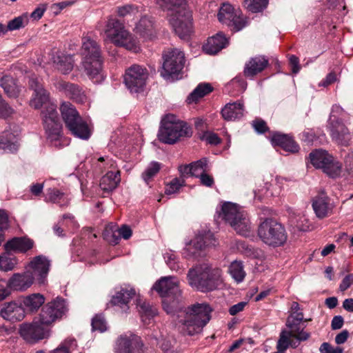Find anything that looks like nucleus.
Masks as SVG:
<instances>
[{"label": "nucleus", "instance_id": "nucleus-1", "mask_svg": "<svg viewBox=\"0 0 353 353\" xmlns=\"http://www.w3.org/2000/svg\"><path fill=\"white\" fill-rule=\"evenodd\" d=\"M29 86L34 92L30 100V105L34 109H40L44 106L41 112L43 126L48 141L55 148L61 146L62 126L59 120L57 105L50 101L49 93L46 90L37 77H31Z\"/></svg>", "mask_w": 353, "mask_h": 353}, {"label": "nucleus", "instance_id": "nucleus-2", "mask_svg": "<svg viewBox=\"0 0 353 353\" xmlns=\"http://www.w3.org/2000/svg\"><path fill=\"white\" fill-rule=\"evenodd\" d=\"M212 308L206 303H196L188 307L183 316H180L179 328L180 332L189 336L200 334L210 320Z\"/></svg>", "mask_w": 353, "mask_h": 353}, {"label": "nucleus", "instance_id": "nucleus-3", "mask_svg": "<svg viewBox=\"0 0 353 353\" xmlns=\"http://www.w3.org/2000/svg\"><path fill=\"white\" fill-rule=\"evenodd\" d=\"M163 10L170 11L169 21L175 32L185 39L192 32V14L185 0H157Z\"/></svg>", "mask_w": 353, "mask_h": 353}, {"label": "nucleus", "instance_id": "nucleus-4", "mask_svg": "<svg viewBox=\"0 0 353 353\" xmlns=\"http://www.w3.org/2000/svg\"><path fill=\"white\" fill-rule=\"evenodd\" d=\"M187 279L192 288L204 292L216 290L223 283L221 270L212 269L207 264L190 269Z\"/></svg>", "mask_w": 353, "mask_h": 353}, {"label": "nucleus", "instance_id": "nucleus-5", "mask_svg": "<svg viewBox=\"0 0 353 353\" xmlns=\"http://www.w3.org/2000/svg\"><path fill=\"white\" fill-rule=\"evenodd\" d=\"M81 53L83 55L82 67L85 74L94 83L104 80L101 68L100 49L96 41L90 38H83Z\"/></svg>", "mask_w": 353, "mask_h": 353}, {"label": "nucleus", "instance_id": "nucleus-6", "mask_svg": "<svg viewBox=\"0 0 353 353\" xmlns=\"http://www.w3.org/2000/svg\"><path fill=\"white\" fill-rule=\"evenodd\" d=\"M152 289L163 298V307L168 314H172L180 307L182 301L181 290L176 277H161L154 284Z\"/></svg>", "mask_w": 353, "mask_h": 353}, {"label": "nucleus", "instance_id": "nucleus-7", "mask_svg": "<svg viewBox=\"0 0 353 353\" xmlns=\"http://www.w3.org/2000/svg\"><path fill=\"white\" fill-rule=\"evenodd\" d=\"M219 216L239 234L249 236L251 223L247 212L239 205L232 202L222 204Z\"/></svg>", "mask_w": 353, "mask_h": 353}, {"label": "nucleus", "instance_id": "nucleus-8", "mask_svg": "<svg viewBox=\"0 0 353 353\" xmlns=\"http://www.w3.org/2000/svg\"><path fill=\"white\" fill-rule=\"evenodd\" d=\"M60 111L65 125L71 134L83 140L89 139L92 134L91 129L72 103L63 102Z\"/></svg>", "mask_w": 353, "mask_h": 353}, {"label": "nucleus", "instance_id": "nucleus-9", "mask_svg": "<svg viewBox=\"0 0 353 353\" xmlns=\"http://www.w3.org/2000/svg\"><path fill=\"white\" fill-rule=\"evenodd\" d=\"M191 135V128L185 122L177 119L174 114H167L161 121L158 137L163 143L172 144L181 137Z\"/></svg>", "mask_w": 353, "mask_h": 353}, {"label": "nucleus", "instance_id": "nucleus-10", "mask_svg": "<svg viewBox=\"0 0 353 353\" xmlns=\"http://www.w3.org/2000/svg\"><path fill=\"white\" fill-rule=\"evenodd\" d=\"M258 234L263 242L273 247L281 246L287 240L284 227L272 219H267L259 225Z\"/></svg>", "mask_w": 353, "mask_h": 353}, {"label": "nucleus", "instance_id": "nucleus-11", "mask_svg": "<svg viewBox=\"0 0 353 353\" xmlns=\"http://www.w3.org/2000/svg\"><path fill=\"white\" fill-rule=\"evenodd\" d=\"M343 113V109L337 105H333L329 118V128L332 139L341 145H349L352 135L347 128L341 123V117Z\"/></svg>", "mask_w": 353, "mask_h": 353}, {"label": "nucleus", "instance_id": "nucleus-12", "mask_svg": "<svg viewBox=\"0 0 353 353\" xmlns=\"http://www.w3.org/2000/svg\"><path fill=\"white\" fill-rule=\"evenodd\" d=\"M161 76L165 79H179L185 64L184 53L179 49H172L163 54Z\"/></svg>", "mask_w": 353, "mask_h": 353}, {"label": "nucleus", "instance_id": "nucleus-13", "mask_svg": "<svg viewBox=\"0 0 353 353\" xmlns=\"http://www.w3.org/2000/svg\"><path fill=\"white\" fill-rule=\"evenodd\" d=\"M217 16L221 23L228 26L234 31H239L248 24V21L243 17L241 10L228 3L222 4Z\"/></svg>", "mask_w": 353, "mask_h": 353}, {"label": "nucleus", "instance_id": "nucleus-14", "mask_svg": "<svg viewBox=\"0 0 353 353\" xmlns=\"http://www.w3.org/2000/svg\"><path fill=\"white\" fill-rule=\"evenodd\" d=\"M148 77L147 69L134 64L125 70L124 83L130 92L138 93L143 90Z\"/></svg>", "mask_w": 353, "mask_h": 353}, {"label": "nucleus", "instance_id": "nucleus-15", "mask_svg": "<svg viewBox=\"0 0 353 353\" xmlns=\"http://www.w3.org/2000/svg\"><path fill=\"white\" fill-rule=\"evenodd\" d=\"M216 243V240L212 232L205 230L199 231L193 240L185 243L183 255L185 258L190 259L194 256L199 250L215 246Z\"/></svg>", "mask_w": 353, "mask_h": 353}, {"label": "nucleus", "instance_id": "nucleus-16", "mask_svg": "<svg viewBox=\"0 0 353 353\" xmlns=\"http://www.w3.org/2000/svg\"><path fill=\"white\" fill-rule=\"evenodd\" d=\"M112 43L134 52L140 50L138 41L125 30L124 26L118 21L112 24Z\"/></svg>", "mask_w": 353, "mask_h": 353}, {"label": "nucleus", "instance_id": "nucleus-17", "mask_svg": "<svg viewBox=\"0 0 353 353\" xmlns=\"http://www.w3.org/2000/svg\"><path fill=\"white\" fill-rule=\"evenodd\" d=\"M67 310L65 300L57 297L42 307L38 319L41 324L49 325L56 319L61 318Z\"/></svg>", "mask_w": 353, "mask_h": 353}, {"label": "nucleus", "instance_id": "nucleus-18", "mask_svg": "<svg viewBox=\"0 0 353 353\" xmlns=\"http://www.w3.org/2000/svg\"><path fill=\"white\" fill-rule=\"evenodd\" d=\"M143 342L141 338L129 333L121 335L115 342V353H143Z\"/></svg>", "mask_w": 353, "mask_h": 353}, {"label": "nucleus", "instance_id": "nucleus-19", "mask_svg": "<svg viewBox=\"0 0 353 353\" xmlns=\"http://www.w3.org/2000/svg\"><path fill=\"white\" fill-rule=\"evenodd\" d=\"M50 268V261L45 256L39 255L34 257L26 266L39 283H43Z\"/></svg>", "mask_w": 353, "mask_h": 353}, {"label": "nucleus", "instance_id": "nucleus-20", "mask_svg": "<svg viewBox=\"0 0 353 353\" xmlns=\"http://www.w3.org/2000/svg\"><path fill=\"white\" fill-rule=\"evenodd\" d=\"M48 326L41 324L39 319H35L32 323L22 325L20 333L26 340L38 341L48 336Z\"/></svg>", "mask_w": 353, "mask_h": 353}, {"label": "nucleus", "instance_id": "nucleus-21", "mask_svg": "<svg viewBox=\"0 0 353 353\" xmlns=\"http://www.w3.org/2000/svg\"><path fill=\"white\" fill-rule=\"evenodd\" d=\"M136 295L134 288L130 285L121 286L116 289L115 294L112 296V305H117L123 312H127L129 309V301Z\"/></svg>", "mask_w": 353, "mask_h": 353}, {"label": "nucleus", "instance_id": "nucleus-22", "mask_svg": "<svg viewBox=\"0 0 353 353\" xmlns=\"http://www.w3.org/2000/svg\"><path fill=\"white\" fill-rule=\"evenodd\" d=\"M34 276L30 270H26L22 274H14L8 281V285L10 289L17 291H23L29 288L34 283Z\"/></svg>", "mask_w": 353, "mask_h": 353}, {"label": "nucleus", "instance_id": "nucleus-23", "mask_svg": "<svg viewBox=\"0 0 353 353\" xmlns=\"http://www.w3.org/2000/svg\"><path fill=\"white\" fill-rule=\"evenodd\" d=\"M134 31L144 41L152 40L157 34L154 21L146 16L143 17L136 24Z\"/></svg>", "mask_w": 353, "mask_h": 353}, {"label": "nucleus", "instance_id": "nucleus-24", "mask_svg": "<svg viewBox=\"0 0 353 353\" xmlns=\"http://www.w3.org/2000/svg\"><path fill=\"white\" fill-rule=\"evenodd\" d=\"M312 208L316 216L323 219L331 214L333 206L329 202L328 197L321 193L313 199Z\"/></svg>", "mask_w": 353, "mask_h": 353}, {"label": "nucleus", "instance_id": "nucleus-25", "mask_svg": "<svg viewBox=\"0 0 353 353\" xmlns=\"http://www.w3.org/2000/svg\"><path fill=\"white\" fill-rule=\"evenodd\" d=\"M1 316L6 320L17 321L25 316L24 309L16 302L5 303L0 311Z\"/></svg>", "mask_w": 353, "mask_h": 353}, {"label": "nucleus", "instance_id": "nucleus-26", "mask_svg": "<svg viewBox=\"0 0 353 353\" xmlns=\"http://www.w3.org/2000/svg\"><path fill=\"white\" fill-rule=\"evenodd\" d=\"M228 44V39L221 32H219L208 38L203 49L208 54H214L225 48Z\"/></svg>", "mask_w": 353, "mask_h": 353}, {"label": "nucleus", "instance_id": "nucleus-27", "mask_svg": "<svg viewBox=\"0 0 353 353\" xmlns=\"http://www.w3.org/2000/svg\"><path fill=\"white\" fill-rule=\"evenodd\" d=\"M57 88L77 103H83L85 99V95L77 85L61 81L58 83Z\"/></svg>", "mask_w": 353, "mask_h": 353}, {"label": "nucleus", "instance_id": "nucleus-28", "mask_svg": "<svg viewBox=\"0 0 353 353\" xmlns=\"http://www.w3.org/2000/svg\"><path fill=\"white\" fill-rule=\"evenodd\" d=\"M34 246V241L26 237H14L4 245L6 251L25 253Z\"/></svg>", "mask_w": 353, "mask_h": 353}, {"label": "nucleus", "instance_id": "nucleus-29", "mask_svg": "<svg viewBox=\"0 0 353 353\" xmlns=\"http://www.w3.org/2000/svg\"><path fill=\"white\" fill-rule=\"evenodd\" d=\"M221 114L227 121L240 119L244 115L243 104L239 101L228 103L223 108Z\"/></svg>", "mask_w": 353, "mask_h": 353}, {"label": "nucleus", "instance_id": "nucleus-30", "mask_svg": "<svg viewBox=\"0 0 353 353\" xmlns=\"http://www.w3.org/2000/svg\"><path fill=\"white\" fill-rule=\"evenodd\" d=\"M271 142L273 145L280 146L287 152L294 153L299 151V145L290 137L286 134L274 133L271 138Z\"/></svg>", "mask_w": 353, "mask_h": 353}, {"label": "nucleus", "instance_id": "nucleus-31", "mask_svg": "<svg viewBox=\"0 0 353 353\" xmlns=\"http://www.w3.org/2000/svg\"><path fill=\"white\" fill-rule=\"evenodd\" d=\"M52 61L55 68L63 74L69 73L74 66L72 57L65 55L60 52H57L53 55Z\"/></svg>", "mask_w": 353, "mask_h": 353}, {"label": "nucleus", "instance_id": "nucleus-32", "mask_svg": "<svg viewBox=\"0 0 353 353\" xmlns=\"http://www.w3.org/2000/svg\"><path fill=\"white\" fill-rule=\"evenodd\" d=\"M136 305L143 323L149 324L152 318L157 314L156 308L151 306L140 296H138L136 299Z\"/></svg>", "mask_w": 353, "mask_h": 353}, {"label": "nucleus", "instance_id": "nucleus-33", "mask_svg": "<svg viewBox=\"0 0 353 353\" xmlns=\"http://www.w3.org/2000/svg\"><path fill=\"white\" fill-rule=\"evenodd\" d=\"M268 65V60L263 57L252 58L245 65L244 74L246 77H252L261 72Z\"/></svg>", "mask_w": 353, "mask_h": 353}, {"label": "nucleus", "instance_id": "nucleus-34", "mask_svg": "<svg viewBox=\"0 0 353 353\" xmlns=\"http://www.w3.org/2000/svg\"><path fill=\"white\" fill-rule=\"evenodd\" d=\"M17 134L5 130L0 136V147L8 152H14L18 150Z\"/></svg>", "mask_w": 353, "mask_h": 353}, {"label": "nucleus", "instance_id": "nucleus-35", "mask_svg": "<svg viewBox=\"0 0 353 353\" xmlns=\"http://www.w3.org/2000/svg\"><path fill=\"white\" fill-rule=\"evenodd\" d=\"M301 323L299 321L296 322L287 320L286 327L288 330H285L291 337L295 338L299 341H305L310 336V334L301 328Z\"/></svg>", "mask_w": 353, "mask_h": 353}, {"label": "nucleus", "instance_id": "nucleus-36", "mask_svg": "<svg viewBox=\"0 0 353 353\" xmlns=\"http://www.w3.org/2000/svg\"><path fill=\"white\" fill-rule=\"evenodd\" d=\"M1 86L9 97L16 98L20 92L15 80L10 76L6 75L1 79Z\"/></svg>", "mask_w": 353, "mask_h": 353}, {"label": "nucleus", "instance_id": "nucleus-37", "mask_svg": "<svg viewBox=\"0 0 353 353\" xmlns=\"http://www.w3.org/2000/svg\"><path fill=\"white\" fill-rule=\"evenodd\" d=\"M332 156L325 150H316L310 154L311 163L318 169H322L327 163Z\"/></svg>", "mask_w": 353, "mask_h": 353}, {"label": "nucleus", "instance_id": "nucleus-38", "mask_svg": "<svg viewBox=\"0 0 353 353\" xmlns=\"http://www.w3.org/2000/svg\"><path fill=\"white\" fill-rule=\"evenodd\" d=\"M45 302V297L39 294H32L24 298L23 303L26 308L31 311H37Z\"/></svg>", "mask_w": 353, "mask_h": 353}, {"label": "nucleus", "instance_id": "nucleus-39", "mask_svg": "<svg viewBox=\"0 0 353 353\" xmlns=\"http://www.w3.org/2000/svg\"><path fill=\"white\" fill-rule=\"evenodd\" d=\"M212 88L210 84L201 83L188 96L187 101L189 103L196 102L199 99L212 92Z\"/></svg>", "mask_w": 353, "mask_h": 353}, {"label": "nucleus", "instance_id": "nucleus-40", "mask_svg": "<svg viewBox=\"0 0 353 353\" xmlns=\"http://www.w3.org/2000/svg\"><path fill=\"white\" fill-rule=\"evenodd\" d=\"M17 264V259L10 251H6L0 256V269L5 272L14 269Z\"/></svg>", "mask_w": 353, "mask_h": 353}, {"label": "nucleus", "instance_id": "nucleus-41", "mask_svg": "<svg viewBox=\"0 0 353 353\" xmlns=\"http://www.w3.org/2000/svg\"><path fill=\"white\" fill-rule=\"evenodd\" d=\"M229 272L231 276L237 282L241 283L245 276V272L242 262L234 261L229 267Z\"/></svg>", "mask_w": 353, "mask_h": 353}, {"label": "nucleus", "instance_id": "nucleus-42", "mask_svg": "<svg viewBox=\"0 0 353 353\" xmlns=\"http://www.w3.org/2000/svg\"><path fill=\"white\" fill-rule=\"evenodd\" d=\"M48 198L53 203H59L61 207H65L69 205L70 199L65 196L63 192L57 189H49L48 190Z\"/></svg>", "mask_w": 353, "mask_h": 353}, {"label": "nucleus", "instance_id": "nucleus-43", "mask_svg": "<svg viewBox=\"0 0 353 353\" xmlns=\"http://www.w3.org/2000/svg\"><path fill=\"white\" fill-rule=\"evenodd\" d=\"M323 171L330 176L334 178L339 176L341 171V164L334 160L331 157L327 163L322 168Z\"/></svg>", "mask_w": 353, "mask_h": 353}, {"label": "nucleus", "instance_id": "nucleus-44", "mask_svg": "<svg viewBox=\"0 0 353 353\" xmlns=\"http://www.w3.org/2000/svg\"><path fill=\"white\" fill-rule=\"evenodd\" d=\"M185 184V180L183 177L174 178L166 184L165 194L166 195H172L179 192L180 188Z\"/></svg>", "mask_w": 353, "mask_h": 353}, {"label": "nucleus", "instance_id": "nucleus-45", "mask_svg": "<svg viewBox=\"0 0 353 353\" xmlns=\"http://www.w3.org/2000/svg\"><path fill=\"white\" fill-rule=\"evenodd\" d=\"M268 3V0H244L245 6L252 12H261Z\"/></svg>", "mask_w": 353, "mask_h": 353}, {"label": "nucleus", "instance_id": "nucleus-46", "mask_svg": "<svg viewBox=\"0 0 353 353\" xmlns=\"http://www.w3.org/2000/svg\"><path fill=\"white\" fill-rule=\"evenodd\" d=\"M28 20L26 15L19 16L10 20L6 26L7 32L19 30L28 24Z\"/></svg>", "mask_w": 353, "mask_h": 353}, {"label": "nucleus", "instance_id": "nucleus-47", "mask_svg": "<svg viewBox=\"0 0 353 353\" xmlns=\"http://www.w3.org/2000/svg\"><path fill=\"white\" fill-rule=\"evenodd\" d=\"M160 169L161 165L159 163L156 161L151 162L142 174V178L144 181L148 183L159 172Z\"/></svg>", "mask_w": 353, "mask_h": 353}, {"label": "nucleus", "instance_id": "nucleus-48", "mask_svg": "<svg viewBox=\"0 0 353 353\" xmlns=\"http://www.w3.org/2000/svg\"><path fill=\"white\" fill-rule=\"evenodd\" d=\"M192 168V176H199L208 170V160L205 158L191 163Z\"/></svg>", "mask_w": 353, "mask_h": 353}, {"label": "nucleus", "instance_id": "nucleus-49", "mask_svg": "<svg viewBox=\"0 0 353 353\" xmlns=\"http://www.w3.org/2000/svg\"><path fill=\"white\" fill-rule=\"evenodd\" d=\"M77 346L76 341L68 339L62 342L52 353H71V351Z\"/></svg>", "mask_w": 353, "mask_h": 353}, {"label": "nucleus", "instance_id": "nucleus-50", "mask_svg": "<svg viewBox=\"0 0 353 353\" xmlns=\"http://www.w3.org/2000/svg\"><path fill=\"white\" fill-rule=\"evenodd\" d=\"M290 338H291V336L288 334L287 331L283 330L280 334V338L277 343V350L279 351L281 350L283 353H285V351L290 345Z\"/></svg>", "mask_w": 353, "mask_h": 353}, {"label": "nucleus", "instance_id": "nucleus-51", "mask_svg": "<svg viewBox=\"0 0 353 353\" xmlns=\"http://www.w3.org/2000/svg\"><path fill=\"white\" fill-rule=\"evenodd\" d=\"M138 8L132 4H126L117 8V14L119 17H126L138 13Z\"/></svg>", "mask_w": 353, "mask_h": 353}, {"label": "nucleus", "instance_id": "nucleus-52", "mask_svg": "<svg viewBox=\"0 0 353 353\" xmlns=\"http://www.w3.org/2000/svg\"><path fill=\"white\" fill-rule=\"evenodd\" d=\"M92 330H99L103 332L106 330L107 326L104 317L102 315H96L92 320Z\"/></svg>", "mask_w": 353, "mask_h": 353}, {"label": "nucleus", "instance_id": "nucleus-53", "mask_svg": "<svg viewBox=\"0 0 353 353\" xmlns=\"http://www.w3.org/2000/svg\"><path fill=\"white\" fill-rule=\"evenodd\" d=\"M200 138L201 140L211 145H217L221 141L220 138L216 134L210 131L203 132L201 134Z\"/></svg>", "mask_w": 353, "mask_h": 353}, {"label": "nucleus", "instance_id": "nucleus-54", "mask_svg": "<svg viewBox=\"0 0 353 353\" xmlns=\"http://www.w3.org/2000/svg\"><path fill=\"white\" fill-rule=\"evenodd\" d=\"M14 113V110L8 105V103L0 95V117L6 119Z\"/></svg>", "mask_w": 353, "mask_h": 353}, {"label": "nucleus", "instance_id": "nucleus-55", "mask_svg": "<svg viewBox=\"0 0 353 353\" xmlns=\"http://www.w3.org/2000/svg\"><path fill=\"white\" fill-rule=\"evenodd\" d=\"M99 186L103 191V197L108 196L110 194V176L108 174L103 176L100 181Z\"/></svg>", "mask_w": 353, "mask_h": 353}, {"label": "nucleus", "instance_id": "nucleus-56", "mask_svg": "<svg viewBox=\"0 0 353 353\" xmlns=\"http://www.w3.org/2000/svg\"><path fill=\"white\" fill-rule=\"evenodd\" d=\"M164 258L171 270L176 272L179 270L180 267L176 261V255L174 253H166L164 255Z\"/></svg>", "mask_w": 353, "mask_h": 353}, {"label": "nucleus", "instance_id": "nucleus-57", "mask_svg": "<svg viewBox=\"0 0 353 353\" xmlns=\"http://www.w3.org/2000/svg\"><path fill=\"white\" fill-rule=\"evenodd\" d=\"M319 351L321 353H343V349L341 347H333L328 343H323Z\"/></svg>", "mask_w": 353, "mask_h": 353}, {"label": "nucleus", "instance_id": "nucleus-58", "mask_svg": "<svg viewBox=\"0 0 353 353\" xmlns=\"http://www.w3.org/2000/svg\"><path fill=\"white\" fill-rule=\"evenodd\" d=\"M292 222L297 230L300 231H307L310 229L308 221L305 216H301L299 219L292 220Z\"/></svg>", "mask_w": 353, "mask_h": 353}, {"label": "nucleus", "instance_id": "nucleus-59", "mask_svg": "<svg viewBox=\"0 0 353 353\" xmlns=\"http://www.w3.org/2000/svg\"><path fill=\"white\" fill-rule=\"evenodd\" d=\"M10 289L8 282L0 281V301H3L10 294Z\"/></svg>", "mask_w": 353, "mask_h": 353}, {"label": "nucleus", "instance_id": "nucleus-60", "mask_svg": "<svg viewBox=\"0 0 353 353\" xmlns=\"http://www.w3.org/2000/svg\"><path fill=\"white\" fill-rule=\"evenodd\" d=\"M353 284V276L352 274L347 275L341 281L339 289L344 292Z\"/></svg>", "mask_w": 353, "mask_h": 353}, {"label": "nucleus", "instance_id": "nucleus-61", "mask_svg": "<svg viewBox=\"0 0 353 353\" xmlns=\"http://www.w3.org/2000/svg\"><path fill=\"white\" fill-rule=\"evenodd\" d=\"M252 126L255 130L259 133H263L268 129L265 122L261 119H256L253 121Z\"/></svg>", "mask_w": 353, "mask_h": 353}, {"label": "nucleus", "instance_id": "nucleus-62", "mask_svg": "<svg viewBox=\"0 0 353 353\" xmlns=\"http://www.w3.org/2000/svg\"><path fill=\"white\" fill-rule=\"evenodd\" d=\"M118 235L121 236L125 240H128L132 236V230L127 225H123L117 230Z\"/></svg>", "mask_w": 353, "mask_h": 353}, {"label": "nucleus", "instance_id": "nucleus-63", "mask_svg": "<svg viewBox=\"0 0 353 353\" xmlns=\"http://www.w3.org/2000/svg\"><path fill=\"white\" fill-rule=\"evenodd\" d=\"M200 182L202 185L207 187H212L214 184V179L212 176L206 173V172L199 176Z\"/></svg>", "mask_w": 353, "mask_h": 353}, {"label": "nucleus", "instance_id": "nucleus-64", "mask_svg": "<svg viewBox=\"0 0 353 353\" xmlns=\"http://www.w3.org/2000/svg\"><path fill=\"white\" fill-rule=\"evenodd\" d=\"M337 78L335 73L330 72L326 77L319 83V86L327 87L329 85L336 81Z\"/></svg>", "mask_w": 353, "mask_h": 353}]
</instances>
